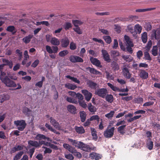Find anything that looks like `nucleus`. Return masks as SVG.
Segmentation results:
<instances>
[{
  "label": "nucleus",
  "mask_w": 160,
  "mask_h": 160,
  "mask_svg": "<svg viewBox=\"0 0 160 160\" xmlns=\"http://www.w3.org/2000/svg\"><path fill=\"white\" fill-rule=\"evenodd\" d=\"M14 124L18 129L21 131H23L27 126L25 121L23 119L15 121Z\"/></svg>",
  "instance_id": "nucleus-1"
},
{
  "label": "nucleus",
  "mask_w": 160,
  "mask_h": 160,
  "mask_svg": "<svg viewBox=\"0 0 160 160\" xmlns=\"http://www.w3.org/2000/svg\"><path fill=\"white\" fill-rule=\"evenodd\" d=\"M76 147H78V148L87 152H90L92 150L89 145L81 142H78L77 145H76Z\"/></svg>",
  "instance_id": "nucleus-2"
},
{
  "label": "nucleus",
  "mask_w": 160,
  "mask_h": 160,
  "mask_svg": "<svg viewBox=\"0 0 160 160\" xmlns=\"http://www.w3.org/2000/svg\"><path fill=\"white\" fill-rule=\"evenodd\" d=\"M122 73L123 76L127 79H129L132 74L130 72V70L128 68V66L124 65L122 67Z\"/></svg>",
  "instance_id": "nucleus-3"
},
{
  "label": "nucleus",
  "mask_w": 160,
  "mask_h": 160,
  "mask_svg": "<svg viewBox=\"0 0 160 160\" xmlns=\"http://www.w3.org/2000/svg\"><path fill=\"white\" fill-rule=\"evenodd\" d=\"M108 93L107 89L103 88L97 89L95 92L96 95L103 98H105Z\"/></svg>",
  "instance_id": "nucleus-4"
},
{
  "label": "nucleus",
  "mask_w": 160,
  "mask_h": 160,
  "mask_svg": "<svg viewBox=\"0 0 160 160\" xmlns=\"http://www.w3.org/2000/svg\"><path fill=\"white\" fill-rule=\"evenodd\" d=\"M114 127H112L110 129H107L104 132V136L108 138H111L114 134Z\"/></svg>",
  "instance_id": "nucleus-5"
},
{
  "label": "nucleus",
  "mask_w": 160,
  "mask_h": 160,
  "mask_svg": "<svg viewBox=\"0 0 160 160\" xmlns=\"http://www.w3.org/2000/svg\"><path fill=\"white\" fill-rule=\"evenodd\" d=\"M151 37L152 39H159L160 38V28H158L156 30H153L152 31Z\"/></svg>",
  "instance_id": "nucleus-6"
},
{
  "label": "nucleus",
  "mask_w": 160,
  "mask_h": 160,
  "mask_svg": "<svg viewBox=\"0 0 160 160\" xmlns=\"http://www.w3.org/2000/svg\"><path fill=\"white\" fill-rule=\"evenodd\" d=\"M7 87H16L17 85L15 82L11 80L9 78L6 79L3 83Z\"/></svg>",
  "instance_id": "nucleus-7"
},
{
  "label": "nucleus",
  "mask_w": 160,
  "mask_h": 160,
  "mask_svg": "<svg viewBox=\"0 0 160 160\" xmlns=\"http://www.w3.org/2000/svg\"><path fill=\"white\" fill-rule=\"evenodd\" d=\"M82 93L84 95L86 100L89 101L92 96V93L86 89L82 90Z\"/></svg>",
  "instance_id": "nucleus-8"
},
{
  "label": "nucleus",
  "mask_w": 160,
  "mask_h": 160,
  "mask_svg": "<svg viewBox=\"0 0 160 160\" xmlns=\"http://www.w3.org/2000/svg\"><path fill=\"white\" fill-rule=\"evenodd\" d=\"M101 52L104 61L107 62H111V60L108 52L104 49L102 50Z\"/></svg>",
  "instance_id": "nucleus-9"
},
{
  "label": "nucleus",
  "mask_w": 160,
  "mask_h": 160,
  "mask_svg": "<svg viewBox=\"0 0 160 160\" xmlns=\"http://www.w3.org/2000/svg\"><path fill=\"white\" fill-rule=\"evenodd\" d=\"M91 62L94 65L99 68H102V66L100 62L96 58L91 57L90 58Z\"/></svg>",
  "instance_id": "nucleus-10"
},
{
  "label": "nucleus",
  "mask_w": 160,
  "mask_h": 160,
  "mask_svg": "<svg viewBox=\"0 0 160 160\" xmlns=\"http://www.w3.org/2000/svg\"><path fill=\"white\" fill-rule=\"evenodd\" d=\"M69 40L68 38L65 37L64 38L62 39L61 41V45L62 48H66L69 45Z\"/></svg>",
  "instance_id": "nucleus-11"
},
{
  "label": "nucleus",
  "mask_w": 160,
  "mask_h": 160,
  "mask_svg": "<svg viewBox=\"0 0 160 160\" xmlns=\"http://www.w3.org/2000/svg\"><path fill=\"white\" fill-rule=\"evenodd\" d=\"M67 108L68 111L71 113L75 114L77 113V109L75 106L73 105L70 104L67 106Z\"/></svg>",
  "instance_id": "nucleus-12"
},
{
  "label": "nucleus",
  "mask_w": 160,
  "mask_h": 160,
  "mask_svg": "<svg viewBox=\"0 0 160 160\" xmlns=\"http://www.w3.org/2000/svg\"><path fill=\"white\" fill-rule=\"evenodd\" d=\"M89 157L92 159L98 160L101 158V156L99 154L95 152H92L89 154Z\"/></svg>",
  "instance_id": "nucleus-13"
},
{
  "label": "nucleus",
  "mask_w": 160,
  "mask_h": 160,
  "mask_svg": "<svg viewBox=\"0 0 160 160\" xmlns=\"http://www.w3.org/2000/svg\"><path fill=\"white\" fill-rule=\"evenodd\" d=\"M134 27L133 25L130 24L127 27L126 30L127 31H129L133 36L135 37L137 36V33L133 29Z\"/></svg>",
  "instance_id": "nucleus-14"
},
{
  "label": "nucleus",
  "mask_w": 160,
  "mask_h": 160,
  "mask_svg": "<svg viewBox=\"0 0 160 160\" xmlns=\"http://www.w3.org/2000/svg\"><path fill=\"white\" fill-rule=\"evenodd\" d=\"M139 76L142 79H146L148 77V73L144 70H141L139 72Z\"/></svg>",
  "instance_id": "nucleus-15"
},
{
  "label": "nucleus",
  "mask_w": 160,
  "mask_h": 160,
  "mask_svg": "<svg viewBox=\"0 0 160 160\" xmlns=\"http://www.w3.org/2000/svg\"><path fill=\"white\" fill-rule=\"evenodd\" d=\"M87 84L88 85V87L91 89H96L97 88V83L91 80H88V81Z\"/></svg>",
  "instance_id": "nucleus-16"
},
{
  "label": "nucleus",
  "mask_w": 160,
  "mask_h": 160,
  "mask_svg": "<svg viewBox=\"0 0 160 160\" xmlns=\"http://www.w3.org/2000/svg\"><path fill=\"white\" fill-rule=\"evenodd\" d=\"M50 122L56 128H59V123L57 122L52 117H50Z\"/></svg>",
  "instance_id": "nucleus-17"
},
{
  "label": "nucleus",
  "mask_w": 160,
  "mask_h": 160,
  "mask_svg": "<svg viewBox=\"0 0 160 160\" xmlns=\"http://www.w3.org/2000/svg\"><path fill=\"white\" fill-rule=\"evenodd\" d=\"M6 30L7 31L11 32L13 35L15 34L17 32V30L13 26H8L6 29Z\"/></svg>",
  "instance_id": "nucleus-18"
},
{
  "label": "nucleus",
  "mask_w": 160,
  "mask_h": 160,
  "mask_svg": "<svg viewBox=\"0 0 160 160\" xmlns=\"http://www.w3.org/2000/svg\"><path fill=\"white\" fill-rule=\"evenodd\" d=\"M36 138L37 140H41L43 139L44 140H47L48 141H49L50 138L45 135L41 134H38L36 135Z\"/></svg>",
  "instance_id": "nucleus-19"
},
{
  "label": "nucleus",
  "mask_w": 160,
  "mask_h": 160,
  "mask_svg": "<svg viewBox=\"0 0 160 160\" xmlns=\"http://www.w3.org/2000/svg\"><path fill=\"white\" fill-rule=\"evenodd\" d=\"M33 35L32 34H29L23 38L22 39L23 42L25 44L28 43L31 40L33 37Z\"/></svg>",
  "instance_id": "nucleus-20"
},
{
  "label": "nucleus",
  "mask_w": 160,
  "mask_h": 160,
  "mask_svg": "<svg viewBox=\"0 0 160 160\" xmlns=\"http://www.w3.org/2000/svg\"><path fill=\"white\" fill-rule=\"evenodd\" d=\"M63 147L66 149L68 150L70 152L73 153L74 151H75L73 148L71 146L67 143H64L63 145Z\"/></svg>",
  "instance_id": "nucleus-21"
},
{
  "label": "nucleus",
  "mask_w": 160,
  "mask_h": 160,
  "mask_svg": "<svg viewBox=\"0 0 160 160\" xmlns=\"http://www.w3.org/2000/svg\"><path fill=\"white\" fill-rule=\"evenodd\" d=\"M80 117L81 121L84 122L86 118L87 114L86 112L83 111H81L79 112Z\"/></svg>",
  "instance_id": "nucleus-22"
},
{
  "label": "nucleus",
  "mask_w": 160,
  "mask_h": 160,
  "mask_svg": "<svg viewBox=\"0 0 160 160\" xmlns=\"http://www.w3.org/2000/svg\"><path fill=\"white\" fill-rule=\"evenodd\" d=\"M52 44L58 46L60 44V41L58 39L55 37L52 38L50 41Z\"/></svg>",
  "instance_id": "nucleus-23"
},
{
  "label": "nucleus",
  "mask_w": 160,
  "mask_h": 160,
  "mask_svg": "<svg viewBox=\"0 0 160 160\" xmlns=\"http://www.w3.org/2000/svg\"><path fill=\"white\" fill-rule=\"evenodd\" d=\"M86 69L88 70L90 73L94 74H101V72L93 68H91L90 67L87 68Z\"/></svg>",
  "instance_id": "nucleus-24"
},
{
  "label": "nucleus",
  "mask_w": 160,
  "mask_h": 160,
  "mask_svg": "<svg viewBox=\"0 0 160 160\" xmlns=\"http://www.w3.org/2000/svg\"><path fill=\"white\" fill-rule=\"evenodd\" d=\"M65 87L66 88L72 90H74L77 88V86L76 85L69 83L65 84Z\"/></svg>",
  "instance_id": "nucleus-25"
},
{
  "label": "nucleus",
  "mask_w": 160,
  "mask_h": 160,
  "mask_svg": "<svg viewBox=\"0 0 160 160\" xmlns=\"http://www.w3.org/2000/svg\"><path fill=\"white\" fill-rule=\"evenodd\" d=\"M88 109L89 111L91 112H93V114H94V112L97 111L96 108L93 106L91 103H88Z\"/></svg>",
  "instance_id": "nucleus-26"
},
{
  "label": "nucleus",
  "mask_w": 160,
  "mask_h": 160,
  "mask_svg": "<svg viewBox=\"0 0 160 160\" xmlns=\"http://www.w3.org/2000/svg\"><path fill=\"white\" fill-rule=\"evenodd\" d=\"M75 129L76 131L79 134H83L85 132V130L82 126H75Z\"/></svg>",
  "instance_id": "nucleus-27"
},
{
  "label": "nucleus",
  "mask_w": 160,
  "mask_h": 160,
  "mask_svg": "<svg viewBox=\"0 0 160 160\" xmlns=\"http://www.w3.org/2000/svg\"><path fill=\"white\" fill-rule=\"evenodd\" d=\"M28 143L29 145L35 147V148L39 147V143H38V142L37 141L30 140L28 141Z\"/></svg>",
  "instance_id": "nucleus-28"
},
{
  "label": "nucleus",
  "mask_w": 160,
  "mask_h": 160,
  "mask_svg": "<svg viewBox=\"0 0 160 160\" xmlns=\"http://www.w3.org/2000/svg\"><path fill=\"white\" fill-rule=\"evenodd\" d=\"M122 58L127 62H130L132 60V58L130 55H122Z\"/></svg>",
  "instance_id": "nucleus-29"
},
{
  "label": "nucleus",
  "mask_w": 160,
  "mask_h": 160,
  "mask_svg": "<svg viewBox=\"0 0 160 160\" xmlns=\"http://www.w3.org/2000/svg\"><path fill=\"white\" fill-rule=\"evenodd\" d=\"M8 77L6 76V73L4 72H1L0 79L2 82L3 83L5 80L8 78Z\"/></svg>",
  "instance_id": "nucleus-30"
},
{
  "label": "nucleus",
  "mask_w": 160,
  "mask_h": 160,
  "mask_svg": "<svg viewBox=\"0 0 160 160\" xmlns=\"http://www.w3.org/2000/svg\"><path fill=\"white\" fill-rule=\"evenodd\" d=\"M124 39L126 42V45L129 44L131 46H133L134 45L132 42L130 40L129 37L126 35H125L124 37Z\"/></svg>",
  "instance_id": "nucleus-31"
},
{
  "label": "nucleus",
  "mask_w": 160,
  "mask_h": 160,
  "mask_svg": "<svg viewBox=\"0 0 160 160\" xmlns=\"http://www.w3.org/2000/svg\"><path fill=\"white\" fill-rule=\"evenodd\" d=\"M142 30V27L139 24H137L135 25L134 26V31H135L136 32H137V34L138 33L140 34Z\"/></svg>",
  "instance_id": "nucleus-32"
},
{
  "label": "nucleus",
  "mask_w": 160,
  "mask_h": 160,
  "mask_svg": "<svg viewBox=\"0 0 160 160\" xmlns=\"http://www.w3.org/2000/svg\"><path fill=\"white\" fill-rule=\"evenodd\" d=\"M105 98L106 101L108 102L112 103L113 101V97L111 94H107Z\"/></svg>",
  "instance_id": "nucleus-33"
},
{
  "label": "nucleus",
  "mask_w": 160,
  "mask_h": 160,
  "mask_svg": "<svg viewBox=\"0 0 160 160\" xmlns=\"http://www.w3.org/2000/svg\"><path fill=\"white\" fill-rule=\"evenodd\" d=\"M66 100L68 102L72 103L77 104L78 103V101L73 98L67 97L66 98Z\"/></svg>",
  "instance_id": "nucleus-34"
},
{
  "label": "nucleus",
  "mask_w": 160,
  "mask_h": 160,
  "mask_svg": "<svg viewBox=\"0 0 160 160\" xmlns=\"http://www.w3.org/2000/svg\"><path fill=\"white\" fill-rule=\"evenodd\" d=\"M156 9V8H152L146 9H137L136 10V12H145L146 11H151L152 10H155Z\"/></svg>",
  "instance_id": "nucleus-35"
},
{
  "label": "nucleus",
  "mask_w": 160,
  "mask_h": 160,
  "mask_svg": "<svg viewBox=\"0 0 160 160\" xmlns=\"http://www.w3.org/2000/svg\"><path fill=\"white\" fill-rule=\"evenodd\" d=\"M141 38L143 43H146L148 40L147 33L146 32H144L142 34Z\"/></svg>",
  "instance_id": "nucleus-36"
},
{
  "label": "nucleus",
  "mask_w": 160,
  "mask_h": 160,
  "mask_svg": "<svg viewBox=\"0 0 160 160\" xmlns=\"http://www.w3.org/2000/svg\"><path fill=\"white\" fill-rule=\"evenodd\" d=\"M66 77L72 80V81L73 82L77 83L78 84H79L80 83V82L79 80L78 79L76 78L72 77L70 75L66 76Z\"/></svg>",
  "instance_id": "nucleus-37"
},
{
  "label": "nucleus",
  "mask_w": 160,
  "mask_h": 160,
  "mask_svg": "<svg viewBox=\"0 0 160 160\" xmlns=\"http://www.w3.org/2000/svg\"><path fill=\"white\" fill-rule=\"evenodd\" d=\"M147 145L148 149L150 150H151L152 149L153 147V142L151 141V139L149 138L148 141Z\"/></svg>",
  "instance_id": "nucleus-38"
},
{
  "label": "nucleus",
  "mask_w": 160,
  "mask_h": 160,
  "mask_svg": "<svg viewBox=\"0 0 160 160\" xmlns=\"http://www.w3.org/2000/svg\"><path fill=\"white\" fill-rule=\"evenodd\" d=\"M158 48L157 46H154L153 47V48L152 50V55L156 56L158 55Z\"/></svg>",
  "instance_id": "nucleus-39"
},
{
  "label": "nucleus",
  "mask_w": 160,
  "mask_h": 160,
  "mask_svg": "<svg viewBox=\"0 0 160 160\" xmlns=\"http://www.w3.org/2000/svg\"><path fill=\"white\" fill-rule=\"evenodd\" d=\"M72 23L75 27H79L78 25H81L83 24V22L78 20H72Z\"/></svg>",
  "instance_id": "nucleus-40"
},
{
  "label": "nucleus",
  "mask_w": 160,
  "mask_h": 160,
  "mask_svg": "<svg viewBox=\"0 0 160 160\" xmlns=\"http://www.w3.org/2000/svg\"><path fill=\"white\" fill-rule=\"evenodd\" d=\"M103 39L108 44H110L112 42L111 38L109 35L103 36Z\"/></svg>",
  "instance_id": "nucleus-41"
},
{
  "label": "nucleus",
  "mask_w": 160,
  "mask_h": 160,
  "mask_svg": "<svg viewBox=\"0 0 160 160\" xmlns=\"http://www.w3.org/2000/svg\"><path fill=\"white\" fill-rule=\"evenodd\" d=\"M126 126V125H123L119 127L118 128V131L121 134H124L125 133L124 128Z\"/></svg>",
  "instance_id": "nucleus-42"
},
{
  "label": "nucleus",
  "mask_w": 160,
  "mask_h": 160,
  "mask_svg": "<svg viewBox=\"0 0 160 160\" xmlns=\"http://www.w3.org/2000/svg\"><path fill=\"white\" fill-rule=\"evenodd\" d=\"M107 85L110 88L114 91H119V88L113 86L112 84L110 83H108Z\"/></svg>",
  "instance_id": "nucleus-43"
},
{
  "label": "nucleus",
  "mask_w": 160,
  "mask_h": 160,
  "mask_svg": "<svg viewBox=\"0 0 160 160\" xmlns=\"http://www.w3.org/2000/svg\"><path fill=\"white\" fill-rule=\"evenodd\" d=\"M107 85L110 88L114 91H119V88L113 86L112 84L110 83H108Z\"/></svg>",
  "instance_id": "nucleus-44"
},
{
  "label": "nucleus",
  "mask_w": 160,
  "mask_h": 160,
  "mask_svg": "<svg viewBox=\"0 0 160 160\" xmlns=\"http://www.w3.org/2000/svg\"><path fill=\"white\" fill-rule=\"evenodd\" d=\"M23 154V151H21L18 153L14 157L13 160H18L20 159Z\"/></svg>",
  "instance_id": "nucleus-45"
},
{
  "label": "nucleus",
  "mask_w": 160,
  "mask_h": 160,
  "mask_svg": "<svg viewBox=\"0 0 160 160\" xmlns=\"http://www.w3.org/2000/svg\"><path fill=\"white\" fill-rule=\"evenodd\" d=\"M89 120L91 121L93 120H96L98 122L99 121L100 118L99 116L98 115H93L91 116Z\"/></svg>",
  "instance_id": "nucleus-46"
},
{
  "label": "nucleus",
  "mask_w": 160,
  "mask_h": 160,
  "mask_svg": "<svg viewBox=\"0 0 160 160\" xmlns=\"http://www.w3.org/2000/svg\"><path fill=\"white\" fill-rule=\"evenodd\" d=\"M111 66L115 70H118L119 69L118 64L117 63L114 61H113L111 64Z\"/></svg>",
  "instance_id": "nucleus-47"
},
{
  "label": "nucleus",
  "mask_w": 160,
  "mask_h": 160,
  "mask_svg": "<svg viewBox=\"0 0 160 160\" xmlns=\"http://www.w3.org/2000/svg\"><path fill=\"white\" fill-rule=\"evenodd\" d=\"M143 100V98L140 97H138L134 99L135 102L137 103L141 104L142 103Z\"/></svg>",
  "instance_id": "nucleus-48"
},
{
  "label": "nucleus",
  "mask_w": 160,
  "mask_h": 160,
  "mask_svg": "<svg viewBox=\"0 0 160 160\" xmlns=\"http://www.w3.org/2000/svg\"><path fill=\"white\" fill-rule=\"evenodd\" d=\"M144 55L145 59L148 61H151L152 60V58L149 53L148 52H145L144 53Z\"/></svg>",
  "instance_id": "nucleus-49"
},
{
  "label": "nucleus",
  "mask_w": 160,
  "mask_h": 160,
  "mask_svg": "<svg viewBox=\"0 0 160 160\" xmlns=\"http://www.w3.org/2000/svg\"><path fill=\"white\" fill-rule=\"evenodd\" d=\"M68 53V52L67 50H64L60 52L59 53V55L60 57H64Z\"/></svg>",
  "instance_id": "nucleus-50"
},
{
  "label": "nucleus",
  "mask_w": 160,
  "mask_h": 160,
  "mask_svg": "<svg viewBox=\"0 0 160 160\" xmlns=\"http://www.w3.org/2000/svg\"><path fill=\"white\" fill-rule=\"evenodd\" d=\"M70 49L71 50H74L77 48L76 44L73 42H72L70 44Z\"/></svg>",
  "instance_id": "nucleus-51"
},
{
  "label": "nucleus",
  "mask_w": 160,
  "mask_h": 160,
  "mask_svg": "<svg viewBox=\"0 0 160 160\" xmlns=\"http://www.w3.org/2000/svg\"><path fill=\"white\" fill-rule=\"evenodd\" d=\"M75 98H77L78 99V101H81L82 100L84 99L83 96L80 93H78L76 95V96Z\"/></svg>",
  "instance_id": "nucleus-52"
},
{
  "label": "nucleus",
  "mask_w": 160,
  "mask_h": 160,
  "mask_svg": "<svg viewBox=\"0 0 160 160\" xmlns=\"http://www.w3.org/2000/svg\"><path fill=\"white\" fill-rule=\"evenodd\" d=\"M72 25L71 23L69 22H66L64 26V28L66 30H68L70 28H71Z\"/></svg>",
  "instance_id": "nucleus-53"
},
{
  "label": "nucleus",
  "mask_w": 160,
  "mask_h": 160,
  "mask_svg": "<svg viewBox=\"0 0 160 160\" xmlns=\"http://www.w3.org/2000/svg\"><path fill=\"white\" fill-rule=\"evenodd\" d=\"M35 149L34 148H32L30 149L29 151L28 152V154L30 158H32V156L35 152Z\"/></svg>",
  "instance_id": "nucleus-54"
},
{
  "label": "nucleus",
  "mask_w": 160,
  "mask_h": 160,
  "mask_svg": "<svg viewBox=\"0 0 160 160\" xmlns=\"http://www.w3.org/2000/svg\"><path fill=\"white\" fill-rule=\"evenodd\" d=\"M115 113V112L113 111H111L110 112L107 114L105 115L106 117L108 118H112Z\"/></svg>",
  "instance_id": "nucleus-55"
},
{
  "label": "nucleus",
  "mask_w": 160,
  "mask_h": 160,
  "mask_svg": "<svg viewBox=\"0 0 160 160\" xmlns=\"http://www.w3.org/2000/svg\"><path fill=\"white\" fill-rule=\"evenodd\" d=\"M91 133L92 137H93L94 138L97 139L98 138V137L97 134V132L95 130V129L94 128H91Z\"/></svg>",
  "instance_id": "nucleus-56"
},
{
  "label": "nucleus",
  "mask_w": 160,
  "mask_h": 160,
  "mask_svg": "<svg viewBox=\"0 0 160 160\" xmlns=\"http://www.w3.org/2000/svg\"><path fill=\"white\" fill-rule=\"evenodd\" d=\"M78 103H79L80 106L84 108H86L87 105L84 101L82 100L81 101H78Z\"/></svg>",
  "instance_id": "nucleus-57"
},
{
  "label": "nucleus",
  "mask_w": 160,
  "mask_h": 160,
  "mask_svg": "<svg viewBox=\"0 0 160 160\" xmlns=\"http://www.w3.org/2000/svg\"><path fill=\"white\" fill-rule=\"evenodd\" d=\"M112 55L114 57H118L120 55L119 52L116 50H112L111 51Z\"/></svg>",
  "instance_id": "nucleus-58"
},
{
  "label": "nucleus",
  "mask_w": 160,
  "mask_h": 160,
  "mask_svg": "<svg viewBox=\"0 0 160 160\" xmlns=\"http://www.w3.org/2000/svg\"><path fill=\"white\" fill-rule=\"evenodd\" d=\"M65 157L67 159L70 160H72L74 158L73 155L71 154H65Z\"/></svg>",
  "instance_id": "nucleus-59"
},
{
  "label": "nucleus",
  "mask_w": 160,
  "mask_h": 160,
  "mask_svg": "<svg viewBox=\"0 0 160 160\" xmlns=\"http://www.w3.org/2000/svg\"><path fill=\"white\" fill-rule=\"evenodd\" d=\"M126 49L127 51L129 52L130 54H132L133 52V50L132 47L133 46H131V45H127Z\"/></svg>",
  "instance_id": "nucleus-60"
},
{
  "label": "nucleus",
  "mask_w": 160,
  "mask_h": 160,
  "mask_svg": "<svg viewBox=\"0 0 160 160\" xmlns=\"http://www.w3.org/2000/svg\"><path fill=\"white\" fill-rule=\"evenodd\" d=\"M73 30L78 34H81L82 33V32L79 27H76V28H74Z\"/></svg>",
  "instance_id": "nucleus-61"
},
{
  "label": "nucleus",
  "mask_w": 160,
  "mask_h": 160,
  "mask_svg": "<svg viewBox=\"0 0 160 160\" xmlns=\"http://www.w3.org/2000/svg\"><path fill=\"white\" fill-rule=\"evenodd\" d=\"M45 126L48 129L50 130L51 131H52L53 132H56V130L53 129V128L51 126L47 123H46Z\"/></svg>",
  "instance_id": "nucleus-62"
},
{
  "label": "nucleus",
  "mask_w": 160,
  "mask_h": 160,
  "mask_svg": "<svg viewBox=\"0 0 160 160\" xmlns=\"http://www.w3.org/2000/svg\"><path fill=\"white\" fill-rule=\"evenodd\" d=\"M46 49L47 51L49 54L53 53V51L51 48V47L47 45L46 46Z\"/></svg>",
  "instance_id": "nucleus-63"
},
{
  "label": "nucleus",
  "mask_w": 160,
  "mask_h": 160,
  "mask_svg": "<svg viewBox=\"0 0 160 160\" xmlns=\"http://www.w3.org/2000/svg\"><path fill=\"white\" fill-rule=\"evenodd\" d=\"M152 126L157 129L160 130V125L156 122H154L152 123Z\"/></svg>",
  "instance_id": "nucleus-64"
}]
</instances>
